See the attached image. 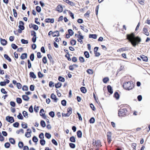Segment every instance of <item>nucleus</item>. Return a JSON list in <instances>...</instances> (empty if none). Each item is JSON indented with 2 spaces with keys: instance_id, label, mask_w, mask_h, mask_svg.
Listing matches in <instances>:
<instances>
[{
  "instance_id": "1",
  "label": "nucleus",
  "mask_w": 150,
  "mask_h": 150,
  "mask_svg": "<svg viewBox=\"0 0 150 150\" xmlns=\"http://www.w3.org/2000/svg\"><path fill=\"white\" fill-rule=\"evenodd\" d=\"M127 39L128 40L134 47L139 44L141 41V38L137 36L136 37L134 33L128 34L127 35Z\"/></svg>"
},
{
  "instance_id": "2",
  "label": "nucleus",
  "mask_w": 150,
  "mask_h": 150,
  "mask_svg": "<svg viewBox=\"0 0 150 150\" xmlns=\"http://www.w3.org/2000/svg\"><path fill=\"white\" fill-rule=\"evenodd\" d=\"M123 86L124 88L128 90L132 89L133 87V84L130 82H127L123 84Z\"/></svg>"
},
{
  "instance_id": "3",
  "label": "nucleus",
  "mask_w": 150,
  "mask_h": 150,
  "mask_svg": "<svg viewBox=\"0 0 150 150\" xmlns=\"http://www.w3.org/2000/svg\"><path fill=\"white\" fill-rule=\"evenodd\" d=\"M127 112V110L125 108L121 109L118 112V115L119 117L124 116Z\"/></svg>"
},
{
  "instance_id": "4",
  "label": "nucleus",
  "mask_w": 150,
  "mask_h": 150,
  "mask_svg": "<svg viewBox=\"0 0 150 150\" xmlns=\"http://www.w3.org/2000/svg\"><path fill=\"white\" fill-rule=\"evenodd\" d=\"M112 133L110 132H108L107 133V137L108 142L110 143L112 140Z\"/></svg>"
},
{
  "instance_id": "5",
  "label": "nucleus",
  "mask_w": 150,
  "mask_h": 150,
  "mask_svg": "<svg viewBox=\"0 0 150 150\" xmlns=\"http://www.w3.org/2000/svg\"><path fill=\"white\" fill-rule=\"evenodd\" d=\"M6 120L9 122L12 123L14 121L13 117H12L7 116L6 117Z\"/></svg>"
},
{
  "instance_id": "6",
  "label": "nucleus",
  "mask_w": 150,
  "mask_h": 150,
  "mask_svg": "<svg viewBox=\"0 0 150 150\" xmlns=\"http://www.w3.org/2000/svg\"><path fill=\"white\" fill-rule=\"evenodd\" d=\"M44 111L43 109H41L40 112V115L42 116L44 119H46L47 118L46 116L44 113Z\"/></svg>"
},
{
  "instance_id": "7",
  "label": "nucleus",
  "mask_w": 150,
  "mask_h": 150,
  "mask_svg": "<svg viewBox=\"0 0 150 150\" xmlns=\"http://www.w3.org/2000/svg\"><path fill=\"white\" fill-rule=\"evenodd\" d=\"M51 98L54 100V102H57L58 100L56 96L54 93H52L51 95Z\"/></svg>"
},
{
  "instance_id": "8",
  "label": "nucleus",
  "mask_w": 150,
  "mask_h": 150,
  "mask_svg": "<svg viewBox=\"0 0 150 150\" xmlns=\"http://www.w3.org/2000/svg\"><path fill=\"white\" fill-rule=\"evenodd\" d=\"M77 37L78 38L77 39V40L81 44H82L83 43V41L82 40L83 39V37L82 35H79L77 36Z\"/></svg>"
},
{
  "instance_id": "9",
  "label": "nucleus",
  "mask_w": 150,
  "mask_h": 150,
  "mask_svg": "<svg viewBox=\"0 0 150 150\" xmlns=\"http://www.w3.org/2000/svg\"><path fill=\"white\" fill-rule=\"evenodd\" d=\"M29 27L30 28L32 27L33 29L35 30H38V27L37 25L32 24L29 25Z\"/></svg>"
},
{
  "instance_id": "10",
  "label": "nucleus",
  "mask_w": 150,
  "mask_h": 150,
  "mask_svg": "<svg viewBox=\"0 0 150 150\" xmlns=\"http://www.w3.org/2000/svg\"><path fill=\"white\" fill-rule=\"evenodd\" d=\"M45 21L46 23H53L54 22V20L53 18L50 19L49 18L46 19Z\"/></svg>"
},
{
  "instance_id": "11",
  "label": "nucleus",
  "mask_w": 150,
  "mask_h": 150,
  "mask_svg": "<svg viewBox=\"0 0 150 150\" xmlns=\"http://www.w3.org/2000/svg\"><path fill=\"white\" fill-rule=\"evenodd\" d=\"M143 30L144 33L146 35V36H148L149 35V33L148 32V30L147 28H143Z\"/></svg>"
},
{
  "instance_id": "12",
  "label": "nucleus",
  "mask_w": 150,
  "mask_h": 150,
  "mask_svg": "<svg viewBox=\"0 0 150 150\" xmlns=\"http://www.w3.org/2000/svg\"><path fill=\"white\" fill-rule=\"evenodd\" d=\"M23 99L25 101H28L29 99V97L26 95H23L22 96Z\"/></svg>"
},
{
  "instance_id": "13",
  "label": "nucleus",
  "mask_w": 150,
  "mask_h": 150,
  "mask_svg": "<svg viewBox=\"0 0 150 150\" xmlns=\"http://www.w3.org/2000/svg\"><path fill=\"white\" fill-rule=\"evenodd\" d=\"M27 57V54L26 53H24L22 54L21 57L20 58L22 59H24Z\"/></svg>"
},
{
  "instance_id": "14",
  "label": "nucleus",
  "mask_w": 150,
  "mask_h": 150,
  "mask_svg": "<svg viewBox=\"0 0 150 150\" xmlns=\"http://www.w3.org/2000/svg\"><path fill=\"white\" fill-rule=\"evenodd\" d=\"M0 41L1 43L3 45H6L7 41L5 39H3L2 38L0 39Z\"/></svg>"
},
{
  "instance_id": "15",
  "label": "nucleus",
  "mask_w": 150,
  "mask_h": 150,
  "mask_svg": "<svg viewBox=\"0 0 150 150\" xmlns=\"http://www.w3.org/2000/svg\"><path fill=\"white\" fill-rule=\"evenodd\" d=\"M107 88L108 92L110 94H112L113 93V91L111 86L110 85L108 86Z\"/></svg>"
},
{
  "instance_id": "16",
  "label": "nucleus",
  "mask_w": 150,
  "mask_h": 150,
  "mask_svg": "<svg viewBox=\"0 0 150 150\" xmlns=\"http://www.w3.org/2000/svg\"><path fill=\"white\" fill-rule=\"evenodd\" d=\"M30 77H31L33 79H35L36 78V76L33 72H30Z\"/></svg>"
},
{
  "instance_id": "17",
  "label": "nucleus",
  "mask_w": 150,
  "mask_h": 150,
  "mask_svg": "<svg viewBox=\"0 0 150 150\" xmlns=\"http://www.w3.org/2000/svg\"><path fill=\"white\" fill-rule=\"evenodd\" d=\"M4 58L6 59L7 60H8L9 62H11V59L10 58V57L7 54H4Z\"/></svg>"
},
{
  "instance_id": "18",
  "label": "nucleus",
  "mask_w": 150,
  "mask_h": 150,
  "mask_svg": "<svg viewBox=\"0 0 150 150\" xmlns=\"http://www.w3.org/2000/svg\"><path fill=\"white\" fill-rule=\"evenodd\" d=\"M77 134L78 137L79 138H81L82 137V132L80 130H79L77 131Z\"/></svg>"
},
{
  "instance_id": "19",
  "label": "nucleus",
  "mask_w": 150,
  "mask_h": 150,
  "mask_svg": "<svg viewBox=\"0 0 150 150\" xmlns=\"http://www.w3.org/2000/svg\"><path fill=\"white\" fill-rule=\"evenodd\" d=\"M63 0L64 1V2H66V3L71 6L73 5L74 4V3L72 2L69 1V0Z\"/></svg>"
},
{
  "instance_id": "20",
  "label": "nucleus",
  "mask_w": 150,
  "mask_h": 150,
  "mask_svg": "<svg viewBox=\"0 0 150 150\" xmlns=\"http://www.w3.org/2000/svg\"><path fill=\"white\" fill-rule=\"evenodd\" d=\"M59 36V33L58 31H56L53 33V36L54 37L55 36Z\"/></svg>"
},
{
  "instance_id": "21",
  "label": "nucleus",
  "mask_w": 150,
  "mask_h": 150,
  "mask_svg": "<svg viewBox=\"0 0 150 150\" xmlns=\"http://www.w3.org/2000/svg\"><path fill=\"white\" fill-rule=\"evenodd\" d=\"M23 116L26 118L28 117V112L25 111H24L23 112Z\"/></svg>"
},
{
  "instance_id": "22",
  "label": "nucleus",
  "mask_w": 150,
  "mask_h": 150,
  "mask_svg": "<svg viewBox=\"0 0 150 150\" xmlns=\"http://www.w3.org/2000/svg\"><path fill=\"white\" fill-rule=\"evenodd\" d=\"M89 38L96 39L97 38V35L96 34H90L89 35Z\"/></svg>"
},
{
  "instance_id": "23",
  "label": "nucleus",
  "mask_w": 150,
  "mask_h": 150,
  "mask_svg": "<svg viewBox=\"0 0 150 150\" xmlns=\"http://www.w3.org/2000/svg\"><path fill=\"white\" fill-rule=\"evenodd\" d=\"M141 57L144 61L147 62L148 60V58L146 57L144 55H143V56H141Z\"/></svg>"
},
{
  "instance_id": "24",
  "label": "nucleus",
  "mask_w": 150,
  "mask_h": 150,
  "mask_svg": "<svg viewBox=\"0 0 150 150\" xmlns=\"http://www.w3.org/2000/svg\"><path fill=\"white\" fill-rule=\"evenodd\" d=\"M81 91L83 93H85L86 92V90L85 88V87H81Z\"/></svg>"
},
{
  "instance_id": "25",
  "label": "nucleus",
  "mask_w": 150,
  "mask_h": 150,
  "mask_svg": "<svg viewBox=\"0 0 150 150\" xmlns=\"http://www.w3.org/2000/svg\"><path fill=\"white\" fill-rule=\"evenodd\" d=\"M84 54L85 56V57L87 58H89L90 56L89 54V53L87 51H85L84 52Z\"/></svg>"
},
{
  "instance_id": "26",
  "label": "nucleus",
  "mask_w": 150,
  "mask_h": 150,
  "mask_svg": "<svg viewBox=\"0 0 150 150\" xmlns=\"http://www.w3.org/2000/svg\"><path fill=\"white\" fill-rule=\"evenodd\" d=\"M61 83L59 82L55 84V87L56 88H59L61 87Z\"/></svg>"
},
{
  "instance_id": "27",
  "label": "nucleus",
  "mask_w": 150,
  "mask_h": 150,
  "mask_svg": "<svg viewBox=\"0 0 150 150\" xmlns=\"http://www.w3.org/2000/svg\"><path fill=\"white\" fill-rule=\"evenodd\" d=\"M9 141L12 144H14L15 143V141L14 139L12 138H10L9 139Z\"/></svg>"
},
{
  "instance_id": "28",
  "label": "nucleus",
  "mask_w": 150,
  "mask_h": 150,
  "mask_svg": "<svg viewBox=\"0 0 150 150\" xmlns=\"http://www.w3.org/2000/svg\"><path fill=\"white\" fill-rule=\"evenodd\" d=\"M58 80L61 81H62V82H64L65 81V79L64 78L59 76L58 77Z\"/></svg>"
},
{
  "instance_id": "29",
  "label": "nucleus",
  "mask_w": 150,
  "mask_h": 150,
  "mask_svg": "<svg viewBox=\"0 0 150 150\" xmlns=\"http://www.w3.org/2000/svg\"><path fill=\"white\" fill-rule=\"evenodd\" d=\"M23 146V144L22 142H20L18 143V146L20 148H22Z\"/></svg>"
},
{
  "instance_id": "30",
  "label": "nucleus",
  "mask_w": 150,
  "mask_h": 150,
  "mask_svg": "<svg viewBox=\"0 0 150 150\" xmlns=\"http://www.w3.org/2000/svg\"><path fill=\"white\" fill-rule=\"evenodd\" d=\"M21 126L24 129H26L28 127L27 124L25 123H22Z\"/></svg>"
},
{
  "instance_id": "31",
  "label": "nucleus",
  "mask_w": 150,
  "mask_h": 150,
  "mask_svg": "<svg viewBox=\"0 0 150 150\" xmlns=\"http://www.w3.org/2000/svg\"><path fill=\"white\" fill-rule=\"evenodd\" d=\"M87 73L90 74H92L93 73V71L92 69H88L86 71Z\"/></svg>"
},
{
  "instance_id": "32",
  "label": "nucleus",
  "mask_w": 150,
  "mask_h": 150,
  "mask_svg": "<svg viewBox=\"0 0 150 150\" xmlns=\"http://www.w3.org/2000/svg\"><path fill=\"white\" fill-rule=\"evenodd\" d=\"M70 140L72 142H74L76 141L75 138L74 137L72 136L70 138Z\"/></svg>"
},
{
  "instance_id": "33",
  "label": "nucleus",
  "mask_w": 150,
  "mask_h": 150,
  "mask_svg": "<svg viewBox=\"0 0 150 150\" xmlns=\"http://www.w3.org/2000/svg\"><path fill=\"white\" fill-rule=\"evenodd\" d=\"M40 124L41 126L43 127H44L46 126L45 123L44 121L42 120L40 122Z\"/></svg>"
},
{
  "instance_id": "34",
  "label": "nucleus",
  "mask_w": 150,
  "mask_h": 150,
  "mask_svg": "<svg viewBox=\"0 0 150 150\" xmlns=\"http://www.w3.org/2000/svg\"><path fill=\"white\" fill-rule=\"evenodd\" d=\"M17 102L18 104H21L22 102L21 99L20 98H18L16 99Z\"/></svg>"
},
{
  "instance_id": "35",
  "label": "nucleus",
  "mask_w": 150,
  "mask_h": 150,
  "mask_svg": "<svg viewBox=\"0 0 150 150\" xmlns=\"http://www.w3.org/2000/svg\"><path fill=\"white\" fill-rule=\"evenodd\" d=\"M114 97L116 99H118L119 98V95L117 92H115L114 94Z\"/></svg>"
},
{
  "instance_id": "36",
  "label": "nucleus",
  "mask_w": 150,
  "mask_h": 150,
  "mask_svg": "<svg viewBox=\"0 0 150 150\" xmlns=\"http://www.w3.org/2000/svg\"><path fill=\"white\" fill-rule=\"evenodd\" d=\"M72 108H68L67 109V113L69 114V115L72 113Z\"/></svg>"
},
{
  "instance_id": "37",
  "label": "nucleus",
  "mask_w": 150,
  "mask_h": 150,
  "mask_svg": "<svg viewBox=\"0 0 150 150\" xmlns=\"http://www.w3.org/2000/svg\"><path fill=\"white\" fill-rule=\"evenodd\" d=\"M80 27L83 31H84L85 32H87L88 31V30L86 28H85L84 27L82 26H80Z\"/></svg>"
},
{
  "instance_id": "38",
  "label": "nucleus",
  "mask_w": 150,
  "mask_h": 150,
  "mask_svg": "<svg viewBox=\"0 0 150 150\" xmlns=\"http://www.w3.org/2000/svg\"><path fill=\"white\" fill-rule=\"evenodd\" d=\"M21 42L22 43L24 44H27L28 43V41L27 40H25L24 39H21Z\"/></svg>"
},
{
  "instance_id": "39",
  "label": "nucleus",
  "mask_w": 150,
  "mask_h": 150,
  "mask_svg": "<svg viewBox=\"0 0 150 150\" xmlns=\"http://www.w3.org/2000/svg\"><path fill=\"white\" fill-rule=\"evenodd\" d=\"M49 115L52 117H53L54 116V113L53 111H51L49 113Z\"/></svg>"
},
{
  "instance_id": "40",
  "label": "nucleus",
  "mask_w": 150,
  "mask_h": 150,
  "mask_svg": "<svg viewBox=\"0 0 150 150\" xmlns=\"http://www.w3.org/2000/svg\"><path fill=\"white\" fill-rule=\"evenodd\" d=\"M17 117L19 119L22 120L23 119V117L20 113H19V115L17 116Z\"/></svg>"
},
{
  "instance_id": "41",
  "label": "nucleus",
  "mask_w": 150,
  "mask_h": 150,
  "mask_svg": "<svg viewBox=\"0 0 150 150\" xmlns=\"http://www.w3.org/2000/svg\"><path fill=\"white\" fill-rule=\"evenodd\" d=\"M31 133L30 132H27L25 133V136L28 138L29 137L31 136Z\"/></svg>"
},
{
  "instance_id": "42",
  "label": "nucleus",
  "mask_w": 150,
  "mask_h": 150,
  "mask_svg": "<svg viewBox=\"0 0 150 150\" xmlns=\"http://www.w3.org/2000/svg\"><path fill=\"white\" fill-rule=\"evenodd\" d=\"M76 41L75 40H72L71 41V44L72 45H75L76 44Z\"/></svg>"
},
{
  "instance_id": "43",
  "label": "nucleus",
  "mask_w": 150,
  "mask_h": 150,
  "mask_svg": "<svg viewBox=\"0 0 150 150\" xmlns=\"http://www.w3.org/2000/svg\"><path fill=\"white\" fill-rule=\"evenodd\" d=\"M68 32L69 33V34L71 36L74 35V32L73 31V30L71 29H69L68 30Z\"/></svg>"
},
{
  "instance_id": "44",
  "label": "nucleus",
  "mask_w": 150,
  "mask_h": 150,
  "mask_svg": "<svg viewBox=\"0 0 150 150\" xmlns=\"http://www.w3.org/2000/svg\"><path fill=\"white\" fill-rule=\"evenodd\" d=\"M30 59L32 61H33L34 59V55L33 53L31 54L30 56Z\"/></svg>"
},
{
  "instance_id": "45",
  "label": "nucleus",
  "mask_w": 150,
  "mask_h": 150,
  "mask_svg": "<svg viewBox=\"0 0 150 150\" xmlns=\"http://www.w3.org/2000/svg\"><path fill=\"white\" fill-rule=\"evenodd\" d=\"M45 137L48 139H50L51 137V135L48 133H46L45 134Z\"/></svg>"
},
{
  "instance_id": "46",
  "label": "nucleus",
  "mask_w": 150,
  "mask_h": 150,
  "mask_svg": "<svg viewBox=\"0 0 150 150\" xmlns=\"http://www.w3.org/2000/svg\"><path fill=\"white\" fill-rule=\"evenodd\" d=\"M79 60L81 63H83L85 62L84 59L83 57H79Z\"/></svg>"
},
{
  "instance_id": "47",
  "label": "nucleus",
  "mask_w": 150,
  "mask_h": 150,
  "mask_svg": "<svg viewBox=\"0 0 150 150\" xmlns=\"http://www.w3.org/2000/svg\"><path fill=\"white\" fill-rule=\"evenodd\" d=\"M40 143L43 146L45 144V141L44 139H41L40 140Z\"/></svg>"
},
{
  "instance_id": "48",
  "label": "nucleus",
  "mask_w": 150,
  "mask_h": 150,
  "mask_svg": "<svg viewBox=\"0 0 150 150\" xmlns=\"http://www.w3.org/2000/svg\"><path fill=\"white\" fill-rule=\"evenodd\" d=\"M28 67L29 69H30L31 67V64L30 60L29 59L28 60Z\"/></svg>"
},
{
  "instance_id": "49",
  "label": "nucleus",
  "mask_w": 150,
  "mask_h": 150,
  "mask_svg": "<svg viewBox=\"0 0 150 150\" xmlns=\"http://www.w3.org/2000/svg\"><path fill=\"white\" fill-rule=\"evenodd\" d=\"M10 146V143L8 142L4 144V146L6 148H8Z\"/></svg>"
},
{
  "instance_id": "50",
  "label": "nucleus",
  "mask_w": 150,
  "mask_h": 150,
  "mask_svg": "<svg viewBox=\"0 0 150 150\" xmlns=\"http://www.w3.org/2000/svg\"><path fill=\"white\" fill-rule=\"evenodd\" d=\"M109 79L108 77L105 78L103 79V81L104 83H106L109 81Z\"/></svg>"
},
{
  "instance_id": "51",
  "label": "nucleus",
  "mask_w": 150,
  "mask_h": 150,
  "mask_svg": "<svg viewBox=\"0 0 150 150\" xmlns=\"http://www.w3.org/2000/svg\"><path fill=\"white\" fill-rule=\"evenodd\" d=\"M28 87L26 86H24L22 88V90L24 91H26L28 90Z\"/></svg>"
},
{
  "instance_id": "52",
  "label": "nucleus",
  "mask_w": 150,
  "mask_h": 150,
  "mask_svg": "<svg viewBox=\"0 0 150 150\" xmlns=\"http://www.w3.org/2000/svg\"><path fill=\"white\" fill-rule=\"evenodd\" d=\"M62 104L64 106H65L66 105V101L64 100H63L61 101Z\"/></svg>"
},
{
  "instance_id": "53",
  "label": "nucleus",
  "mask_w": 150,
  "mask_h": 150,
  "mask_svg": "<svg viewBox=\"0 0 150 150\" xmlns=\"http://www.w3.org/2000/svg\"><path fill=\"white\" fill-rule=\"evenodd\" d=\"M11 46L12 48L14 49H16L18 48V46L14 44H12Z\"/></svg>"
},
{
  "instance_id": "54",
  "label": "nucleus",
  "mask_w": 150,
  "mask_h": 150,
  "mask_svg": "<svg viewBox=\"0 0 150 150\" xmlns=\"http://www.w3.org/2000/svg\"><path fill=\"white\" fill-rule=\"evenodd\" d=\"M138 2L141 4L144 5L145 3V0H139Z\"/></svg>"
},
{
  "instance_id": "55",
  "label": "nucleus",
  "mask_w": 150,
  "mask_h": 150,
  "mask_svg": "<svg viewBox=\"0 0 150 150\" xmlns=\"http://www.w3.org/2000/svg\"><path fill=\"white\" fill-rule=\"evenodd\" d=\"M33 141L35 142H37L38 141V139L36 137L34 136L33 138Z\"/></svg>"
},
{
  "instance_id": "56",
  "label": "nucleus",
  "mask_w": 150,
  "mask_h": 150,
  "mask_svg": "<svg viewBox=\"0 0 150 150\" xmlns=\"http://www.w3.org/2000/svg\"><path fill=\"white\" fill-rule=\"evenodd\" d=\"M95 121V119L93 117H92L90 120L89 122L91 123H93Z\"/></svg>"
},
{
  "instance_id": "57",
  "label": "nucleus",
  "mask_w": 150,
  "mask_h": 150,
  "mask_svg": "<svg viewBox=\"0 0 150 150\" xmlns=\"http://www.w3.org/2000/svg\"><path fill=\"white\" fill-rule=\"evenodd\" d=\"M42 62L45 64L47 63V59L46 57H44L42 59Z\"/></svg>"
},
{
  "instance_id": "58",
  "label": "nucleus",
  "mask_w": 150,
  "mask_h": 150,
  "mask_svg": "<svg viewBox=\"0 0 150 150\" xmlns=\"http://www.w3.org/2000/svg\"><path fill=\"white\" fill-rule=\"evenodd\" d=\"M34 111L35 112H38L39 110V107L35 105L34 107Z\"/></svg>"
},
{
  "instance_id": "59",
  "label": "nucleus",
  "mask_w": 150,
  "mask_h": 150,
  "mask_svg": "<svg viewBox=\"0 0 150 150\" xmlns=\"http://www.w3.org/2000/svg\"><path fill=\"white\" fill-rule=\"evenodd\" d=\"M62 115L63 117L64 116L65 117H68L70 116L69 114L67 112V113H62Z\"/></svg>"
},
{
  "instance_id": "60",
  "label": "nucleus",
  "mask_w": 150,
  "mask_h": 150,
  "mask_svg": "<svg viewBox=\"0 0 150 150\" xmlns=\"http://www.w3.org/2000/svg\"><path fill=\"white\" fill-rule=\"evenodd\" d=\"M20 132H21L22 133H24L23 130L22 129H20L19 130L17 131L16 132V133L17 134H19Z\"/></svg>"
},
{
  "instance_id": "61",
  "label": "nucleus",
  "mask_w": 150,
  "mask_h": 150,
  "mask_svg": "<svg viewBox=\"0 0 150 150\" xmlns=\"http://www.w3.org/2000/svg\"><path fill=\"white\" fill-rule=\"evenodd\" d=\"M29 111L31 113H32L33 111V107L32 105L30 106L29 109Z\"/></svg>"
},
{
  "instance_id": "62",
  "label": "nucleus",
  "mask_w": 150,
  "mask_h": 150,
  "mask_svg": "<svg viewBox=\"0 0 150 150\" xmlns=\"http://www.w3.org/2000/svg\"><path fill=\"white\" fill-rule=\"evenodd\" d=\"M38 76L39 78H41L43 77V75L40 72H39L38 74Z\"/></svg>"
},
{
  "instance_id": "63",
  "label": "nucleus",
  "mask_w": 150,
  "mask_h": 150,
  "mask_svg": "<svg viewBox=\"0 0 150 150\" xmlns=\"http://www.w3.org/2000/svg\"><path fill=\"white\" fill-rule=\"evenodd\" d=\"M70 146L72 148H74L75 147V145L73 143H70L69 144Z\"/></svg>"
},
{
  "instance_id": "64",
  "label": "nucleus",
  "mask_w": 150,
  "mask_h": 150,
  "mask_svg": "<svg viewBox=\"0 0 150 150\" xmlns=\"http://www.w3.org/2000/svg\"><path fill=\"white\" fill-rule=\"evenodd\" d=\"M39 137L41 139H43L44 137V134L43 133H42L40 134Z\"/></svg>"
}]
</instances>
